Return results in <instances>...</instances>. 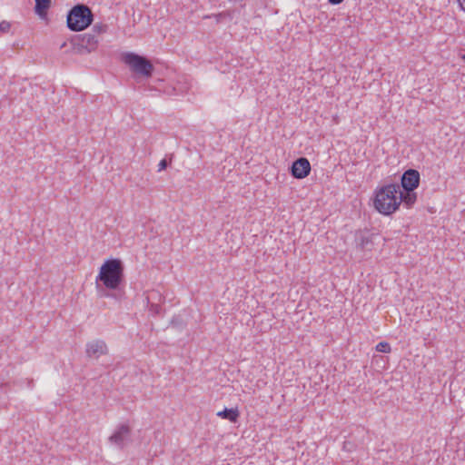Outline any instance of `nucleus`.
Returning <instances> with one entry per match:
<instances>
[{
  "label": "nucleus",
  "mask_w": 465,
  "mask_h": 465,
  "mask_svg": "<svg viewBox=\"0 0 465 465\" xmlns=\"http://www.w3.org/2000/svg\"><path fill=\"white\" fill-rule=\"evenodd\" d=\"M124 279V264L120 259H108L101 266L96 277V285L100 289L99 282L109 290L119 288Z\"/></svg>",
  "instance_id": "nucleus-1"
},
{
  "label": "nucleus",
  "mask_w": 465,
  "mask_h": 465,
  "mask_svg": "<svg viewBox=\"0 0 465 465\" xmlns=\"http://www.w3.org/2000/svg\"><path fill=\"white\" fill-rule=\"evenodd\" d=\"M399 189V184L390 183L376 191L374 207L380 213L390 215L399 208L397 202Z\"/></svg>",
  "instance_id": "nucleus-2"
},
{
  "label": "nucleus",
  "mask_w": 465,
  "mask_h": 465,
  "mask_svg": "<svg viewBox=\"0 0 465 465\" xmlns=\"http://www.w3.org/2000/svg\"><path fill=\"white\" fill-rule=\"evenodd\" d=\"M94 22V14L91 8L84 4L73 6L66 16L67 27L74 32L86 29Z\"/></svg>",
  "instance_id": "nucleus-3"
},
{
  "label": "nucleus",
  "mask_w": 465,
  "mask_h": 465,
  "mask_svg": "<svg viewBox=\"0 0 465 465\" xmlns=\"http://www.w3.org/2000/svg\"><path fill=\"white\" fill-rule=\"evenodd\" d=\"M123 61L130 67L133 73L145 78L151 77L154 70L150 60L134 53L124 54Z\"/></svg>",
  "instance_id": "nucleus-4"
},
{
  "label": "nucleus",
  "mask_w": 465,
  "mask_h": 465,
  "mask_svg": "<svg viewBox=\"0 0 465 465\" xmlns=\"http://www.w3.org/2000/svg\"><path fill=\"white\" fill-rule=\"evenodd\" d=\"M73 45V51L75 54H83L84 51L91 53L96 50L99 40L94 34L85 33L75 35L71 40Z\"/></svg>",
  "instance_id": "nucleus-5"
},
{
  "label": "nucleus",
  "mask_w": 465,
  "mask_h": 465,
  "mask_svg": "<svg viewBox=\"0 0 465 465\" xmlns=\"http://www.w3.org/2000/svg\"><path fill=\"white\" fill-rule=\"evenodd\" d=\"M108 440L120 449H124L132 441V429L128 424H121L109 437Z\"/></svg>",
  "instance_id": "nucleus-6"
},
{
  "label": "nucleus",
  "mask_w": 465,
  "mask_h": 465,
  "mask_svg": "<svg viewBox=\"0 0 465 465\" xmlns=\"http://www.w3.org/2000/svg\"><path fill=\"white\" fill-rule=\"evenodd\" d=\"M420 184V173L415 169L406 170L401 179L403 191H414Z\"/></svg>",
  "instance_id": "nucleus-7"
},
{
  "label": "nucleus",
  "mask_w": 465,
  "mask_h": 465,
  "mask_svg": "<svg viewBox=\"0 0 465 465\" xmlns=\"http://www.w3.org/2000/svg\"><path fill=\"white\" fill-rule=\"evenodd\" d=\"M311 163L305 157L296 159L291 166V174L296 179H303L310 174Z\"/></svg>",
  "instance_id": "nucleus-8"
},
{
  "label": "nucleus",
  "mask_w": 465,
  "mask_h": 465,
  "mask_svg": "<svg viewBox=\"0 0 465 465\" xmlns=\"http://www.w3.org/2000/svg\"><path fill=\"white\" fill-rule=\"evenodd\" d=\"M86 355L89 358H99L108 353L106 343L102 340H95L86 344Z\"/></svg>",
  "instance_id": "nucleus-9"
},
{
  "label": "nucleus",
  "mask_w": 465,
  "mask_h": 465,
  "mask_svg": "<svg viewBox=\"0 0 465 465\" xmlns=\"http://www.w3.org/2000/svg\"><path fill=\"white\" fill-rule=\"evenodd\" d=\"M373 235L364 232H359L356 234V243L357 246L361 248L362 251H371L374 243H373Z\"/></svg>",
  "instance_id": "nucleus-10"
},
{
  "label": "nucleus",
  "mask_w": 465,
  "mask_h": 465,
  "mask_svg": "<svg viewBox=\"0 0 465 465\" xmlns=\"http://www.w3.org/2000/svg\"><path fill=\"white\" fill-rule=\"evenodd\" d=\"M405 193H401L400 190L398 191V199L399 206L401 203H403L407 208H411L415 202L417 201V193L413 191H404Z\"/></svg>",
  "instance_id": "nucleus-11"
},
{
  "label": "nucleus",
  "mask_w": 465,
  "mask_h": 465,
  "mask_svg": "<svg viewBox=\"0 0 465 465\" xmlns=\"http://www.w3.org/2000/svg\"><path fill=\"white\" fill-rule=\"evenodd\" d=\"M51 5V0H35V12L40 16L45 17Z\"/></svg>",
  "instance_id": "nucleus-12"
},
{
  "label": "nucleus",
  "mask_w": 465,
  "mask_h": 465,
  "mask_svg": "<svg viewBox=\"0 0 465 465\" xmlns=\"http://www.w3.org/2000/svg\"><path fill=\"white\" fill-rule=\"evenodd\" d=\"M217 416L228 420L232 422H236L239 418V411L237 409H227L225 408L223 411H219Z\"/></svg>",
  "instance_id": "nucleus-13"
},
{
  "label": "nucleus",
  "mask_w": 465,
  "mask_h": 465,
  "mask_svg": "<svg viewBox=\"0 0 465 465\" xmlns=\"http://www.w3.org/2000/svg\"><path fill=\"white\" fill-rule=\"evenodd\" d=\"M157 295L156 292H152L148 296H147V301H148V304H149V310L151 312L154 313V314H160L161 311H162V307L160 304H157V303H153V302H151L150 300L153 297Z\"/></svg>",
  "instance_id": "nucleus-14"
},
{
  "label": "nucleus",
  "mask_w": 465,
  "mask_h": 465,
  "mask_svg": "<svg viewBox=\"0 0 465 465\" xmlns=\"http://www.w3.org/2000/svg\"><path fill=\"white\" fill-rule=\"evenodd\" d=\"M108 30V25L103 23L95 24L92 28V34H94L97 37L98 35L106 33Z\"/></svg>",
  "instance_id": "nucleus-15"
},
{
  "label": "nucleus",
  "mask_w": 465,
  "mask_h": 465,
  "mask_svg": "<svg viewBox=\"0 0 465 465\" xmlns=\"http://www.w3.org/2000/svg\"><path fill=\"white\" fill-rule=\"evenodd\" d=\"M376 351L384 353L390 352L391 345L386 341H381L376 345Z\"/></svg>",
  "instance_id": "nucleus-16"
},
{
  "label": "nucleus",
  "mask_w": 465,
  "mask_h": 465,
  "mask_svg": "<svg viewBox=\"0 0 465 465\" xmlns=\"http://www.w3.org/2000/svg\"><path fill=\"white\" fill-rule=\"evenodd\" d=\"M216 19V23H220L224 18L232 19V15L230 12H222L214 15Z\"/></svg>",
  "instance_id": "nucleus-17"
},
{
  "label": "nucleus",
  "mask_w": 465,
  "mask_h": 465,
  "mask_svg": "<svg viewBox=\"0 0 465 465\" xmlns=\"http://www.w3.org/2000/svg\"><path fill=\"white\" fill-rule=\"evenodd\" d=\"M10 28H11V24L7 21H2L0 23V32L5 34V33H8L10 31Z\"/></svg>",
  "instance_id": "nucleus-18"
},
{
  "label": "nucleus",
  "mask_w": 465,
  "mask_h": 465,
  "mask_svg": "<svg viewBox=\"0 0 465 465\" xmlns=\"http://www.w3.org/2000/svg\"><path fill=\"white\" fill-rule=\"evenodd\" d=\"M167 165H168V162L166 159L161 160L158 164V171L160 172V171L166 169Z\"/></svg>",
  "instance_id": "nucleus-19"
},
{
  "label": "nucleus",
  "mask_w": 465,
  "mask_h": 465,
  "mask_svg": "<svg viewBox=\"0 0 465 465\" xmlns=\"http://www.w3.org/2000/svg\"><path fill=\"white\" fill-rule=\"evenodd\" d=\"M354 448V445L353 443H351V441H344L343 443V449L347 451H351Z\"/></svg>",
  "instance_id": "nucleus-20"
},
{
  "label": "nucleus",
  "mask_w": 465,
  "mask_h": 465,
  "mask_svg": "<svg viewBox=\"0 0 465 465\" xmlns=\"http://www.w3.org/2000/svg\"><path fill=\"white\" fill-rule=\"evenodd\" d=\"M460 8L465 11V0H458Z\"/></svg>",
  "instance_id": "nucleus-21"
},
{
  "label": "nucleus",
  "mask_w": 465,
  "mask_h": 465,
  "mask_svg": "<svg viewBox=\"0 0 465 465\" xmlns=\"http://www.w3.org/2000/svg\"><path fill=\"white\" fill-rule=\"evenodd\" d=\"M331 4L332 5H339L341 4L343 0H328Z\"/></svg>",
  "instance_id": "nucleus-22"
},
{
  "label": "nucleus",
  "mask_w": 465,
  "mask_h": 465,
  "mask_svg": "<svg viewBox=\"0 0 465 465\" xmlns=\"http://www.w3.org/2000/svg\"><path fill=\"white\" fill-rule=\"evenodd\" d=\"M180 323H181V322L178 321V319H177V318H173V319L172 320V324H173V325H179Z\"/></svg>",
  "instance_id": "nucleus-23"
},
{
  "label": "nucleus",
  "mask_w": 465,
  "mask_h": 465,
  "mask_svg": "<svg viewBox=\"0 0 465 465\" xmlns=\"http://www.w3.org/2000/svg\"><path fill=\"white\" fill-rule=\"evenodd\" d=\"M100 292H101V296H108V293L104 290L101 289Z\"/></svg>",
  "instance_id": "nucleus-24"
},
{
  "label": "nucleus",
  "mask_w": 465,
  "mask_h": 465,
  "mask_svg": "<svg viewBox=\"0 0 465 465\" xmlns=\"http://www.w3.org/2000/svg\"><path fill=\"white\" fill-rule=\"evenodd\" d=\"M65 43H63V45H61V48L64 47L65 46Z\"/></svg>",
  "instance_id": "nucleus-25"
}]
</instances>
